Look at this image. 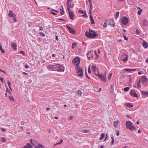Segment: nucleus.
Wrapping results in <instances>:
<instances>
[{
    "label": "nucleus",
    "mask_w": 148,
    "mask_h": 148,
    "mask_svg": "<svg viewBox=\"0 0 148 148\" xmlns=\"http://www.w3.org/2000/svg\"><path fill=\"white\" fill-rule=\"evenodd\" d=\"M47 68L49 70L52 69L53 71H58L61 72H63L64 69L63 66L58 64L49 65Z\"/></svg>",
    "instance_id": "nucleus-1"
},
{
    "label": "nucleus",
    "mask_w": 148,
    "mask_h": 148,
    "mask_svg": "<svg viewBox=\"0 0 148 148\" xmlns=\"http://www.w3.org/2000/svg\"><path fill=\"white\" fill-rule=\"evenodd\" d=\"M89 32L87 31L86 32L85 35L86 37L90 38H95L97 36V34L95 31H93L92 30L89 29Z\"/></svg>",
    "instance_id": "nucleus-2"
},
{
    "label": "nucleus",
    "mask_w": 148,
    "mask_h": 148,
    "mask_svg": "<svg viewBox=\"0 0 148 148\" xmlns=\"http://www.w3.org/2000/svg\"><path fill=\"white\" fill-rule=\"evenodd\" d=\"M133 123L129 121H127L126 123V127L129 129L130 130L133 131L136 129L135 127L132 125Z\"/></svg>",
    "instance_id": "nucleus-3"
},
{
    "label": "nucleus",
    "mask_w": 148,
    "mask_h": 148,
    "mask_svg": "<svg viewBox=\"0 0 148 148\" xmlns=\"http://www.w3.org/2000/svg\"><path fill=\"white\" fill-rule=\"evenodd\" d=\"M32 144L36 148H43L44 146L40 144H38L34 140H31Z\"/></svg>",
    "instance_id": "nucleus-4"
},
{
    "label": "nucleus",
    "mask_w": 148,
    "mask_h": 148,
    "mask_svg": "<svg viewBox=\"0 0 148 148\" xmlns=\"http://www.w3.org/2000/svg\"><path fill=\"white\" fill-rule=\"evenodd\" d=\"M140 80L143 83V85L146 86H147V82H148V80L147 77L145 76H143L141 77L140 78Z\"/></svg>",
    "instance_id": "nucleus-5"
},
{
    "label": "nucleus",
    "mask_w": 148,
    "mask_h": 148,
    "mask_svg": "<svg viewBox=\"0 0 148 148\" xmlns=\"http://www.w3.org/2000/svg\"><path fill=\"white\" fill-rule=\"evenodd\" d=\"M80 59L78 57H76L72 60V63L75 64L76 66H79V64L80 63Z\"/></svg>",
    "instance_id": "nucleus-6"
},
{
    "label": "nucleus",
    "mask_w": 148,
    "mask_h": 148,
    "mask_svg": "<svg viewBox=\"0 0 148 148\" xmlns=\"http://www.w3.org/2000/svg\"><path fill=\"white\" fill-rule=\"evenodd\" d=\"M96 75L99 77L101 78V80L104 82H106V76L105 74H100L98 72V73L96 74Z\"/></svg>",
    "instance_id": "nucleus-7"
},
{
    "label": "nucleus",
    "mask_w": 148,
    "mask_h": 148,
    "mask_svg": "<svg viewBox=\"0 0 148 148\" xmlns=\"http://www.w3.org/2000/svg\"><path fill=\"white\" fill-rule=\"evenodd\" d=\"M76 69L77 75L80 77L82 76L83 75V71L82 69L80 68L79 66H77L76 67Z\"/></svg>",
    "instance_id": "nucleus-8"
},
{
    "label": "nucleus",
    "mask_w": 148,
    "mask_h": 148,
    "mask_svg": "<svg viewBox=\"0 0 148 148\" xmlns=\"http://www.w3.org/2000/svg\"><path fill=\"white\" fill-rule=\"evenodd\" d=\"M128 18L125 16L122 17L121 19V22L123 25H126L128 23Z\"/></svg>",
    "instance_id": "nucleus-9"
},
{
    "label": "nucleus",
    "mask_w": 148,
    "mask_h": 148,
    "mask_svg": "<svg viewBox=\"0 0 148 148\" xmlns=\"http://www.w3.org/2000/svg\"><path fill=\"white\" fill-rule=\"evenodd\" d=\"M67 6L72 8L74 5V4L73 2L71 0H68L66 3Z\"/></svg>",
    "instance_id": "nucleus-10"
},
{
    "label": "nucleus",
    "mask_w": 148,
    "mask_h": 148,
    "mask_svg": "<svg viewBox=\"0 0 148 148\" xmlns=\"http://www.w3.org/2000/svg\"><path fill=\"white\" fill-rule=\"evenodd\" d=\"M128 56L127 55L125 54H123L121 57L122 60L124 62H125L127 60Z\"/></svg>",
    "instance_id": "nucleus-11"
},
{
    "label": "nucleus",
    "mask_w": 148,
    "mask_h": 148,
    "mask_svg": "<svg viewBox=\"0 0 148 148\" xmlns=\"http://www.w3.org/2000/svg\"><path fill=\"white\" fill-rule=\"evenodd\" d=\"M130 95L132 96L137 97H138L137 94H136L134 90H132L130 92Z\"/></svg>",
    "instance_id": "nucleus-12"
},
{
    "label": "nucleus",
    "mask_w": 148,
    "mask_h": 148,
    "mask_svg": "<svg viewBox=\"0 0 148 148\" xmlns=\"http://www.w3.org/2000/svg\"><path fill=\"white\" fill-rule=\"evenodd\" d=\"M93 52L92 51H89L87 54V56L89 59H90L91 58H93Z\"/></svg>",
    "instance_id": "nucleus-13"
},
{
    "label": "nucleus",
    "mask_w": 148,
    "mask_h": 148,
    "mask_svg": "<svg viewBox=\"0 0 148 148\" xmlns=\"http://www.w3.org/2000/svg\"><path fill=\"white\" fill-rule=\"evenodd\" d=\"M10 21L12 23H14L17 21L16 18V16L10 17Z\"/></svg>",
    "instance_id": "nucleus-14"
},
{
    "label": "nucleus",
    "mask_w": 148,
    "mask_h": 148,
    "mask_svg": "<svg viewBox=\"0 0 148 148\" xmlns=\"http://www.w3.org/2000/svg\"><path fill=\"white\" fill-rule=\"evenodd\" d=\"M109 25L113 27L115 26L114 21L113 19H110Z\"/></svg>",
    "instance_id": "nucleus-15"
},
{
    "label": "nucleus",
    "mask_w": 148,
    "mask_h": 148,
    "mask_svg": "<svg viewBox=\"0 0 148 148\" xmlns=\"http://www.w3.org/2000/svg\"><path fill=\"white\" fill-rule=\"evenodd\" d=\"M16 14L15 13H13V12L11 10H10L8 14V16L9 17H11L12 16H16Z\"/></svg>",
    "instance_id": "nucleus-16"
},
{
    "label": "nucleus",
    "mask_w": 148,
    "mask_h": 148,
    "mask_svg": "<svg viewBox=\"0 0 148 148\" xmlns=\"http://www.w3.org/2000/svg\"><path fill=\"white\" fill-rule=\"evenodd\" d=\"M69 16L70 19L72 20H74V13L73 12H69Z\"/></svg>",
    "instance_id": "nucleus-17"
},
{
    "label": "nucleus",
    "mask_w": 148,
    "mask_h": 148,
    "mask_svg": "<svg viewBox=\"0 0 148 148\" xmlns=\"http://www.w3.org/2000/svg\"><path fill=\"white\" fill-rule=\"evenodd\" d=\"M141 92L142 95L144 96V97L148 96V91H141Z\"/></svg>",
    "instance_id": "nucleus-18"
},
{
    "label": "nucleus",
    "mask_w": 148,
    "mask_h": 148,
    "mask_svg": "<svg viewBox=\"0 0 148 148\" xmlns=\"http://www.w3.org/2000/svg\"><path fill=\"white\" fill-rule=\"evenodd\" d=\"M11 46L14 49L16 50L17 49V45L14 42H12L11 45Z\"/></svg>",
    "instance_id": "nucleus-19"
},
{
    "label": "nucleus",
    "mask_w": 148,
    "mask_h": 148,
    "mask_svg": "<svg viewBox=\"0 0 148 148\" xmlns=\"http://www.w3.org/2000/svg\"><path fill=\"white\" fill-rule=\"evenodd\" d=\"M119 123H120V122H119V120L114 121V124H113V125H114V127L115 128L117 127V126L118 125V124H119Z\"/></svg>",
    "instance_id": "nucleus-20"
},
{
    "label": "nucleus",
    "mask_w": 148,
    "mask_h": 148,
    "mask_svg": "<svg viewBox=\"0 0 148 148\" xmlns=\"http://www.w3.org/2000/svg\"><path fill=\"white\" fill-rule=\"evenodd\" d=\"M143 45L145 48H147L148 47V45L147 42L146 41H143L142 43Z\"/></svg>",
    "instance_id": "nucleus-21"
},
{
    "label": "nucleus",
    "mask_w": 148,
    "mask_h": 148,
    "mask_svg": "<svg viewBox=\"0 0 148 148\" xmlns=\"http://www.w3.org/2000/svg\"><path fill=\"white\" fill-rule=\"evenodd\" d=\"M124 70L128 71V72H130V71H136V69H124Z\"/></svg>",
    "instance_id": "nucleus-22"
},
{
    "label": "nucleus",
    "mask_w": 148,
    "mask_h": 148,
    "mask_svg": "<svg viewBox=\"0 0 148 148\" xmlns=\"http://www.w3.org/2000/svg\"><path fill=\"white\" fill-rule=\"evenodd\" d=\"M25 148H32V146L30 143L27 144V145L24 147Z\"/></svg>",
    "instance_id": "nucleus-23"
},
{
    "label": "nucleus",
    "mask_w": 148,
    "mask_h": 148,
    "mask_svg": "<svg viewBox=\"0 0 148 148\" xmlns=\"http://www.w3.org/2000/svg\"><path fill=\"white\" fill-rule=\"evenodd\" d=\"M90 20L91 21V24H93L95 23V21H94V19H93V17L91 15H90Z\"/></svg>",
    "instance_id": "nucleus-24"
},
{
    "label": "nucleus",
    "mask_w": 148,
    "mask_h": 148,
    "mask_svg": "<svg viewBox=\"0 0 148 148\" xmlns=\"http://www.w3.org/2000/svg\"><path fill=\"white\" fill-rule=\"evenodd\" d=\"M92 69L93 72H94L95 73V74H96L95 72V70L96 69V66L95 65L92 66Z\"/></svg>",
    "instance_id": "nucleus-25"
},
{
    "label": "nucleus",
    "mask_w": 148,
    "mask_h": 148,
    "mask_svg": "<svg viewBox=\"0 0 148 148\" xmlns=\"http://www.w3.org/2000/svg\"><path fill=\"white\" fill-rule=\"evenodd\" d=\"M105 135L103 133H102L100 135V137L99 138L100 140H102L105 137Z\"/></svg>",
    "instance_id": "nucleus-26"
},
{
    "label": "nucleus",
    "mask_w": 148,
    "mask_h": 148,
    "mask_svg": "<svg viewBox=\"0 0 148 148\" xmlns=\"http://www.w3.org/2000/svg\"><path fill=\"white\" fill-rule=\"evenodd\" d=\"M140 80H139L137 82V84L138 85L137 87L138 88H140L141 87V86L140 84Z\"/></svg>",
    "instance_id": "nucleus-27"
},
{
    "label": "nucleus",
    "mask_w": 148,
    "mask_h": 148,
    "mask_svg": "<svg viewBox=\"0 0 148 148\" xmlns=\"http://www.w3.org/2000/svg\"><path fill=\"white\" fill-rule=\"evenodd\" d=\"M111 136V138L112 140V141L111 142L110 144L111 145H112L113 144L114 142V137L113 136L112 134Z\"/></svg>",
    "instance_id": "nucleus-28"
},
{
    "label": "nucleus",
    "mask_w": 148,
    "mask_h": 148,
    "mask_svg": "<svg viewBox=\"0 0 148 148\" xmlns=\"http://www.w3.org/2000/svg\"><path fill=\"white\" fill-rule=\"evenodd\" d=\"M119 12L118 11L116 12V14H115V19H117L118 18L119 15Z\"/></svg>",
    "instance_id": "nucleus-29"
},
{
    "label": "nucleus",
    "mask_w": 148,
    "mask_h": 148,
    "mask_svg": "<svg viewBox=\"0 0 148 148\" xmlns=\"http://www.w3.org/2000/svg\"><path fill=\"white\" fill-rule=\"evenodd\" d=\"M70 32L72 34H74L75 33V31L72 28H71L70 30H69Z\"/></svg>",
    "instance_id": "nucleus-30"
},
{
    "label": "nucleus",
    "mask_w": 148,
    "mask_h": 148,
    "mask_svg": "<svg viewBox=\"0 0 148 148\" xmlns=\"http://www.w3.org/2000/svg\"><path fill=\"white\" fill-rule=\"evenodd\" d=\"M130 89V88L129 87H127L124 88V90L125 92H127Z\"/></svg>",
    "instance_id": "nucleus-31"
},
{
    "label": "nucleus",
    "mask_w": 148,
    "mask_h": 148,
    "mask_svg": "<svg viewBox=\"0 0 148 148\" xmlns=\"http://www.w3.org/2000/svg\"><path fill=\"white\" fill-rule=\"evenodd\" d=\"M127 106L130 108H132L133 106V104L130 103H127Z\"/></svg>",
    "instance_id": "nucleus-32"
},
{
    "label": "nucleus",
    "mask_w": 148,
    "mask_h": 148,
    "mask_svg": "<svg viewBox=\"0 0 148 148\" xmlns=\"http://www.w3.org/2000/svg\"><path fill=\"white\" fill-rule=\"evenodd\" d=\"M0 49L1 50V52L3 53H4L5 51L4 49H3L1 45L0 44Z\"/></svg>",
    "instance_id": "nucleus-33"
},
{
    "label": "nucleus",
    "mask_w": 148,
    "mask_h": 148,
    "mask_svg": "<svg viewBox=\"0 0 148 148\" xmlns=\"http://www.w3.org/2000/svg\"><path fill=\"white\" fill-rule=\"evenodd\" d=\"M94 53L95 55V59H97L98 58V56L97 54L96 51H95Z\"/></svg>",
    "instance_id": "nucleus-34"
},
{
    "label": "nucleus",
    "mask_w": 148,
    "mask_h": 148,
    "mask_svg": "<svg viewBox=\"0 0 148 148\" xmlns=\"http://www.w3.org/2000/svg\"><path fill=\"white\" fill-rule=\"evenodd\" d=\"M77 44L76 43H73L72 44V48H74L76 46Z\"/></svg>",
    "instance_id": "nucleus-35"
},
{
    "label": "nucleus",
    "mask_w": 148,
    "mask_h": 148,
    "mask_svg": "<svg viewBox=\"0 0 148 148\" xmlns=\"http://www.w3.org/2000/svg\"><path fill=\"white\" fill-rule=\"evenodd\" d=\"M8 85L9 86V87L12 90V89H11V82L9 81H8Z\"/></svg>",
    "instance_id": "nucleus-36"
},
{
    "label": "nucleus",
    "mask_w": 148,
    "mask_h": 148,
    "mask_svg": "<svg viewBox=\"0 0 148 148\" xmlns=\"http://www.w3.org/2000/svg\"><path fill=\"white\" fill-rule=\"evenodd\" d=\"M70 7H67V9L69 13L70 12H73L71 10L70 8Z\"/></svg>",
    "instance_id": "nucleus-37"
},
{
    "label": "nucleus",
    "mask_w": 148,
    "mask_h": 148,
    "mask_svg": "<svg viewBox=\"0 0 148 148\" xmlns=\"http://www.w3.org/2000/svg\"><path fill=\"white\" fill-rule=\"evenodd\" d=\"M142 11V10L141 9H140L138 11V13H137L138 14V15H140Z\"/></svg>",
    "instance_id": "nucleus-38"
},
{
    "label": "nucleus",
    "mask_w": 148,
    "mask_h": 148,
    "mask_svg": "<svg viewBox=\"0 0 148 148\" xmlns=\"http://www.w3.org/2000/svg\"><path fill=\"white\" fill-rule=\"evenodd\" d=\"M61 7L62 9V11H61L60 13L62 15L64 14V9H63V7L62 5L61 6Z\"/></svg>",
    "instance_id": "nucleus-39"
},
{
    "label": "nucleus",
    "mask_w": 148,
    "mask_h": 148,
    "mask_svg": "<svg viewBox=\"0 0 148 148\" xmlns=\"http://www.w3.org/2000/svg\"><path fill=\"white\" fill-rule=\"evenodd\" d=\"M63 141V140L62 139H61V140L60 141V142H59L58 143H57L55 145H58V144H60L62 143Z\"/></svg>",
    "instance_id": "nucleus-40"
},
{
    "label": "nucleus",
    "mask_w": 148,
    "mask_h": 148,
    "mask_svg": "<svg viewBox=\"0 0 148 148\" xmlns=\"http://www.w3.org/2000/svg\"><path fill=\"white\" fill-rule=\"evenodd\" d=\"M40 36H42L44 37L45 36V34L42 32H40Z\"/></svg>",
    "instance_id": "nucleus-41"
},
{
    "label": "nucleus",
    "mask_w": 148,
    "mask_h": 148,
    "mask_svg": "<svg viewBox=\"0 0 148 148\" xmlns=\"http://www.w3.org/2000/svg\"><path fill=\"white\" fill-rule=\"evenodd\" d=\"M78 12L79 13H81V14H84L85 13V12H84L83 11H82V10H79L78 11Z\"/></svg>",
    "instance_id": "nucleus-42"
},
{
    "label": "nucleus",
    "mask_w": 148,
    "mask_h": 148,
    "mask_svg": "<svg viewBox=\"0 0 148 148\" xmlns=\"http://www.w3.org/2000/svg\"><path fill=\"white\" fill-rule=\"evenodd\" d=\"M1 141L3 142H4L6 140L5 139V138L2 137L1 138Z\"/></svg>",
    "instance_id": "nucleus-43"
},
{
    "label": "nucleus",
    "mask_w": 148,
    "mask_h": 148,
    "mask_svg": "<svg viewBox=\"0 0 148 148\" xmlns=\"http://www.w3.org/2000/svg\"><path fill=\"white\" fill-rule=\"evenodd\" d=\"M9 98L10 100H13V101H14V98L12 96H9Z\"/></svg>",
    "instance_id": "nucleus-44"
},
{
    "label": "nucleus",
    "mask_w": 148,
    "mask_h": 148,
    "mask_svg": "<svg viewBox=\"0 0 148 148\" xmlns=\"http://www.w3.org/2000/svg\"><path fill=\"white\" fill-rule=\"evenodd\" d=\"M89 131L88 130H84L83 131V133H87Z\"/></svg>",
    "instance_id": "nucleus-45"
},
{
    "label": "nucleus",
    "mask_w": 148,
    "mask_h": 148,
    "mask_svg": "<svg viewBox=\"0 0 148 148\" xmlns=\"http://www.w3.org/2000/svg\"><path fill=\"white\" fill-rule=\"evenodd\" d=\"M50 11V13L51 14H53V15H56V14L55 12H53L52 10H51Z\"/></svg>",
    "instance_id": "nucleus-46"
},
{
    "label": "nucleus",
    "mask_w": 148,
    "mask_h": 148,
    "mask_svg": "<svg viewBox=\"0 0 148 148\" xmlns=\"http://www.w3.org/2000/svg\"><path fill=\"white\" fill-rule=\"evenodd\" d=\"M136 34H139L140 33V31L139 30H138V29H137L136 30Z\"/></svg>",
    "instance_id": "nucleus-47"
},
{
    "label": "nucleus",
    "mask_w": 148,
    "mask_h": 148,
    "mask_svg": "<svg viewBox=\"0 0 148 148\" xmlns=\"http://www.w3.org/2000/svg\"><path fill=\"white\" fill-rule=\"evenodd\" d=\"M83 16L84 17H87V15L86 14V12H85L84 14V15H83Z\"/></svg>",
    "instance_id": "nucleus-48"
},
{
    "label": "nucleus",
    "mask_w": 148,
    "mask_h": 148,
    "mask_svg": "<svg viewBox=\"0 0 148 148\" xmlns=\"http://www.w3.org/2000/svg\"><path fill=\"white\" fill-rule=\"evenodd\" d=\"M124 38L125 40H128V38L125 35H124Z\"/></svg>",
    "instance_id": "nucleus-49"
},
{
    "label": "nucleus",
    "mask_w": 148,
    "mask_h": 148,
    "mask_svg": "<svg viewBox=\"0 0 148 148\" xmlns=\"http://www.w3.org/2000/svg\"><path fill=\"white\" fill-rule=\"evenodd\" d=\"M77 93H78L79 95H80V96L82 94V92H81V91L78 90V91L77 92Z\"/></svg>",
    "instance_id": "nucleus-50"
},
{
    "label": "nucleus",
    "mask_w": 148,
    "mask_h": 148,
    "mask_svg": "<svg viewBox=\"0 0 148 148\" xmlns=\"http://www.w3.org/2000/svg\"><path fill=\"white\" fill-rule=\"evenodd\" d=\"M116 134L117 136H118L119 134V130H117L116 131Z\"/></svg>",
    "instance_id": "nucleus-51"
},
{
    "label": "nucleus",
    "mask_w": 148,
    "mask_h": 148,
    "mask_svg": "<svg viewBox=\"0 0 148 148\" xmlns=\"http://www.w3.org/2000/svg\"><path fill=\"white\" fill-rule=\"evenodd\" d=\"M88 1H89V3L90 5H92V4L91 0H88Z\"/></svg>",
    "instance_id": "nucleus-52"
},
{
    "label": "nucleus",
    "mask_w": 148,
    "mask_h": 148,
    "mask_svg": "<svg viewBox=\"0 0 148 148\" xmlns=\"http://www.w3.org/2000/svg\"><path fill=\"white\" fill-rule=\"evenodd\" d=\"M66 26L67 27V28H68L69 30L71 28L68 25H66Z\"/></svg>",
    "instance_id": "nucleus-53"
},
{
    "label": "nucleus",
    "mask_w": 148,
    "mask_h": 148,
    "mask_svg": "<svg viewBox=\"0 0 148 148\" xmlns=\"http://www.w3.org/2000/svg\"><path fill=\"white\" fill-rule=\"evenodd\" d=\"M107 26V24L106 23H105L104 24L103 27H106Z\"/></svg>",
    "instance_id": "nucleus-54"
},
{
    "label": "nucleus",
    "mask_w": 148,
    "mask_h": 148,
    "mask_svg": "<svg viewBox=\"0 0 148 148\" xmlns=\"http://www.w3.org/2000/svg\"><path fill=\"white\" fill-rule=\"evenodd\" d=\"M112 75V73H110L109 74V75H108V77H109V79H110V78H111V77Z\"/></svg>",
    "instance_id": "nucleus-55"
},
{
    "label": "nucleus",
    "mask_w": 148,
    "mask_h": 148,
    "mask_svg": "<svg viewBox=\"0 0 148 148\" xmlns=\"http://www.w3.org/2000/svg\"><path fill=\"white\" fill-rule=\"evenodd\" d=\"M88 72L89 73H91V71H90V68L89 67L88 69Z\"/></svg>",
    "instance_id": "nucleus-56"
},
{
    "label": "nucleus",
    "mask_w": 148,
    "mask_h": 148,
    "mask_svg": "<svg viewBox=\"0 0 148 148\" xmlns=\"http://www.w3.org/2000/svg\"><path fill=\"white\" fill-rule=\"evenodd\" d=\"M20 53H21L23 54V55L25 54V53H24V52L23 51H20Z\"/></svg>",
    "instance_id": "nucleus-57"
},
{
    "label": "nucleus",
    "mask_w": 148,
    "mask_h": 148,
    "mask_svg": "<svg viewBox=\"0 0 148 148\" xmlns=\"http://www.w3.org/2000/svg\"><path fill=\"white\" fill-rule=\"evenodd\" d=\"M73 116H70V117L69 118V120H72L73 119Z\"/></svg>",
    "instance_id": "nucleus-58"
},
{
    "label": "nucleus",
    "mask_w": 148,
    "mask_h": 148,
    "mask_svg": "<svg viewBox=\"0 0 148 148\" xmlns=\"http://www.w3.org/2000/svg\"><path fill=\"white\" fill-rule=\"evenodd\" d=\"M25 68L26 69H27L28 68H29V66H28L27 64H26L25 65Z\"/></svg>",
    "instance_id": "nucleus-59"
},
{
    "label": "nucleus",
    "mask_w": 148,
    "mask_h": 148,
    "mask_svg": "<svg viewBox=\"0 0 148 148\" xmlns=\"http://www.w3.org/2000/svg\"><path fill=\"white\" fill-rule=\"evenodd\" d=\"M0 79L2 82H3V78L2 77H0Z\"/></svg>",
    "instance_id": "nucleus-60"
},
{
    "label": "nucleus",
    "mask_w": 148,
    "mask_h": 148,
    "mask_svg": "<svg viewBox=\"0 0 148 148\" xmlns=\"http://www.w3.org/2000/svg\"><path fill=\"white\" fill-rule=\"evenodd\" d=\"M20 123L21 125H23L24 123V122L23 121H21Z\"/></svg>",
    "instance_id": "nucleus-61"
},
{
    "label": "nucleus",
    "mask_w": 148,
    "mask_h": 148,
    "mask_svg": "<svg viewBox=\"0 0 148 148\" xmlns=\"http://www.w3.org/2000/svg\"><path fill=\"white\" fill-rule=\"evenodd\" d=\"M90 9H91L92 10V8L93 7V5H90Z\"/></svg>",
    "instance_id": "nucleus-62"
},
{
    "label": "nucleus",
    "mask_w": 148,
    "mask_h": 148,
    "mask_svg": "<svg viewBox=\"0 0 148 148\" xmlns=\"http://www.w3.org/2000/svg\"><path fill=\"white\" fill-rule=\"evenodd\" d=\"M2 130L3 132H5L6 131V130L4 128H2Z\"/></svg>",
    "instance_id": "nucleus-63"
},
{
    "label": "nucleus",
    "mask_w": 148,
    "mask_h": 148,
    "mask_svg": "<svg viewBox=\"0 0 148 148\" xmlns=\"http://www.w3.org/2000/svg\"><path fill=\"white\" fill-rule=\"evenodd\" d=\"M40 28V30H43V28L42 26H40L39 27Z\"/></svg>",
    "instance_id": "nucleus-64"
}]
</instances>
